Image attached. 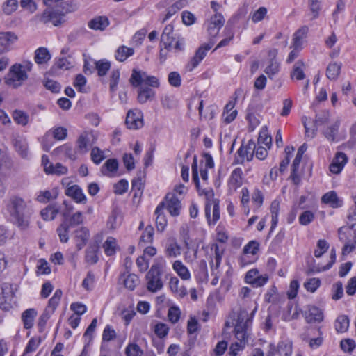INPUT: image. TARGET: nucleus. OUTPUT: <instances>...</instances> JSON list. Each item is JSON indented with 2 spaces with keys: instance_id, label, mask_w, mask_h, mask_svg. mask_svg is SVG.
Returning a JSON list of instances; mask_svg holds the SVG:
<instances>
[{
  "instance_id": "nucleus-1",
  "label": "nucleus",
  "mask_w": 356,
  "mask_h": 356,
  "mask_svg": "<svg viewBox=\"0 0 356 356\" xmlns=\"http://www.w3.org/2000/svg\"><path fill=\"white\" fill-rule=\"evenodd\" d=\"M43 3L48 8L45 9L40 17V20L47 24L52 23L57 26L65 22L67 13L66 0H42Z\"/></svg>"
},
{
  "instance_id": "nucleus-2",
  "label": "nucleus",
  "mask_w": 356,
  "mask_h": 356,
  "mask_svg": "<svg viewBox=\"0 0 356 356\" xmlns=\"http://www.w3.org/2000/svg\"><path fill=\"white\" fill-rule=\"evenodd\" d=\"M33 66L31 61L13 65L5 77L6 83L15 88L21 86L27 79V73L31 71Z\"/></svg>"
},
{
  "instance_id": "nucleus-3",
  "label": "nucleus",
  "mask_w": 356,
  "mask_h": 356,
  "mask_svg": "<svg viewBox=\"0 0 356 356\" xmlns=\"http://www.w3.org/2000/svg\"><path fill=\"white\" fill-rule=\"evenodd\" d=\"M192 179L196 188H197L200 195H204L206 198V204H213V220L217 221L220 218V210L218 200L214 198V193L211 188L201 189L200 188V181L198 177L197 162L196 156H194L191 166Z\"/></svg>"
},
{
  "instance_id": "nucleus-4",
  "label": "nucleus",
  "mask_w": 356,
  "mask_h": 356,
  "mask_svg": "<svg viewBox=\"0 0 356 356\" xmlns=\"http://www.w3.org/2000/svg\"><path fill=\"white\" fill-rule=\"evenodd\" d=\"M9 220L16 222H26L32 215V209L26 202L20 197H14L8 206Z\"/></svg>"
},
{
  "instance_id": "nucleus-5",
  "label": "nucleus",
  "mask_w": 356,
  "mask_h": 356,
  "mask_svg": "<svg viewBox=\"0 0 356 356\" xmlns=\"http://www.w3.org/2000/svg\"><path fill=\"white\" fill-rule=\"evenodd\" d=\"M185 40L179 34L174 33V28L171 24L165 26L161 36V46L167 51L172 49L176 52L183 51L185 49Z\"/></svg>"
},
{
  "instance_id": "nucleus-6",
  "label": "nucleus",
  "mask_w": 356,
  "mask_h": 356,
  "mask_svg": "<svg viewBox=\"0 0 356 356\" xmlns=\"http://www.w3.org/2000/svg\"><path fill=\"white\" fill-rule=\"evenodd\" d=\"M165 265L162 259H156L146 275L147 288L149 291L155 293L163 288L161 275Z\"/></svg>"
},
{
  "instance_id": "nucleus-7",
  "label": "nucleus",
  "mask_w": 356,
  "mask_h": 356,
  "mask_svg": "<svg viewBox=\"0 0 356 356\" xmlns=\"http://www.w3.org/2000/svg\"><path fill=\"white\" fill-rule=\"evenodd\" d=\"M169 212L172 216H177L180 214L181 209V202L175 194L168 193L165 196V202H161L156 208L155 215L157 218L163 215V209Z\"/></svg>"
},
{
  "instance_id": "nucleus-8",
  "label": "nucleus",
  "mask_w": 356,
  "mask_h": 356,
  "mask_svg": "<svg viewBox=\"0 0 356 356\" xmlns=\"http://www.w3.org/2000/svg\"><path fill=\"white\" fill-rule=\"evenodd\" d=\"M16 305L13 286L9 283H3L0 285V307L1 309L8 311Z\"/></svg>"
},
{
  "instance_id": "nucleus-9",
  "label": "nucleus",
  "mask_w": 356,
  "mask_h": 356,
  "mask_svg": "<svg viewBox=\"0 0 356 356\" xmlns=\"http://www.w3.org/2000/svg\"><path fill=\"white\" fill-rule=\"evenodd\" d=\"M256 148L255 143L250 140L247 144H242L237 151V156L235 158L234 163L236 164H243L245 161H250L254 156Z\"/></svg>"
},
{
  "instance_id": "nucleus-10",
  "label": "nucleus",
  "mask_w": 356,
  "mask_h": 356,
  "mask_svg": "<svg viewBox=\"0 0 356 356\" xmlns=\"http://www.w3.org/2000/svg\"><path fill=\"white\" fill-rule=\"evenodd\" d=\"M214 44V42L210 40L209 43L200 46L196 51L194 56L191 59L186 67L189 71H192L204 59L207 52L210 50Z\"/></svg>"
},
{
  "instance_id": "nucleus-11",
  "label": "nucleus",
  "mask_w": 356,
  "mask_h": 356,
  "mask_svg": "<svg viewBox=\"0 0 356 356\" xmlns=\"http://www.w3.org/2000/svg\"><path fill=\"white\" fill-rule=\"evenodd\" d=\"M97 136L93 131H84L78 138L76 141V149L80 154L88 152V146L95 143Z\"/></svg>"
},
{
  "instance_id": "nucleus-12",
  "label": "nucleus",
  "mask_w": 356,
  "mask_h": 356,
  "mask_svg": "<svg viewBox=\"0 0 356 356\" xmlns=\"http://www.w3.org/2000/svg\"><path fill=\"white\" fill-rule=\"evenodd\" d=\"M268 275L266 274L259 275L257 268L251 269L247 272L245 281L251 284L253 287H261L268 281Z\"/></svg>"
},
{
  "instance_id": "nucleus-13",
  "label": "nucleus",
  "mask_w": 356,
  "mask_h": 356,
  "mask_svg": "<svg viewBox=\"0 0 356 356\" xmlns=\"http://www.w3.org/2000/svg\"><path fill=\"white\" fill-rule=\"evenodd\" d=\"M125 123L129 129H137L143 126V115L138 109L128 111Z\"/></svg>"
},
{
  "instance_id": "nucleus-14",
  "label": "nucleus",
  "mask_w": 356,
  "mask_h": 356,
  "mask_svg": "<svg viewBox=\"0 0 356 356\" xmlns=\"http://www.w3.org/2000/svg\"><path fill=\"white\" fill-rule=\"evenodd\" d=\"M17 40L18 37L13 32H0V54L8 52Z\"/></svg>"
},
{
  "instance_id": "nucleus-15",
  "label": "nucleus",
  "mask_w": 356,
  "mask_h": 356,
  "mask_svg": "<svg viewBox=\"0 0 356 356\" xmlns=\"http://www.w3.org/2000/svg\"><path fill=\"white\" fill-rule=\"evenodd\" d=\"M277 54V50L275 49H270L268 51L270 61L264 72L270 79H272L280 71V63L276 59Z\"/></svg>"
},
{
  "instance_id": "nucleus-16",
  "label": "nucleus",
  "mask_w": 356,
  "mask_h": 356,
  "mask_svg": "<svg viewBox=\"0 0 356 356\" xmlns=\"http://www.w3.org/2000/svg\"><path fill=\"white\" fill-rule=\"evenodd\" d=\"M259 243L256 241H251L245 245L243 250V255L241 257V262L243 266L252 263L254 261L248 259V254L254 256L259 251Z\"/></svg>"
},
{
  "instance_id": "nucleus-17",
  "label": "nucleus",
  "mask_w": 356,
  "mask_h": 356,
  "mask_svg": "<svg viewBox=\"0 0 356 356\" xmlns=\"http://www.w3.org/2000/svg\"><path fill=\"white\" fill-rule=\"evenodd\" d=\"M348 162V157L343 152H337L331 164L330 165V170L334 174L340 173L343 169L345 165Z\"/></svg>"
},
{
  "instance_id": "nucleus-18",
  "label": "nucleus",
  "mask_w": 356,
  "mask_h": 356,
  "mask_svg": "<svg viewBox=\"0 0 356 356\" xmlns=\"http://www.w3.org/2000/svg\"><path fill=\"white\" fill-rule=\"evenodd\" d=\"M236 99V97L234 100L229 101L224 107L222 119L225 124L231 123L237 116L238 111L237 110L234 109Z\"/></svg>"
},
{
  "instance_id": "nucleus-19",
  "label": "nucleus",
  "mask_w": 356,
  "mask_h": 356,
  "mask_svg": "<svg viewBox=\"0 0 356 356\" xmlns=\"http://www.w3.org/2000/svg\"><path fill=\"white\" fill-rule=\"evenodd\" d=\"M243 171L241 168H236L231 173L228 180V187L231 192H234L241 186L243 183Z\"/></svg>"
},
{
  "instance_id": "nucleus-20",
  "label": "nucleus",
  "mask_w": 356,
  "mask_h": 356,
  "mask_svg": "<svg viewBox=\"0 0 356 356\" xmlns=\"http://www.w3.org/2000/svg\"><path fill=\"white\" fill-rule=\"evenodd\" d=\"M321 201L332 208H339L343 204V200L339 197L337 193L334 191L325 193L321 197Z\"/></svg>"
},
{
  "instance_id": "nucleus-21",
  "label": "nucleus",
  "mask_w": 356,
  "mask_h": 356,
  "mask_svg": "<svg viewBox=\"0 0 356 356\" xmlns=\"http://www.w3.org/2000/svg\"><path fill=\"white\" fill-rule=\"evenodd\" d=\"M305 319L308 323H320L323 319V314L318 307L310 306L305 312Z\"/></svg>"
},
{
  "instance_id": "nucleus-22",
  "label": "nucleus",
  "mask_w": 356,
  "mask_h": 356,
  "mask_svg": "<svg viewBox=\"0 0 356 356\" xmlns=\"http://www.w3.org/2000/svg\"><path fill=\"white\" fill-rule=\"evenodd\" d=\"M51 58L49 51L46 47H39L34 53V61L40 65L47 64Z\"/></svg>"
},
{
  "instance_id": "nucleus-23",
  "label": "nucleus",
  "mask_w": 356,
  "mask_h": 356,
  "mask_svg": "<svg viewBox=\"0 0 356 356\" xmlns=\"http://www.w3.org/2000/svg\"><path fill=\"white\" fill-rule=\"evenodd\" d=\"M109 24V20L107 17L97 16L88 22V27L96 31H104Z\"/></svg>"
},
{
  "instance_id": "nucleus-24",
  "label": "nucleus",
  "mask_w": 356,
  "mask_h": 356,
  "mask_svg": "<svg viewBox=\"0 0 356 356\" xmlns=\"http://www.w3.org/2000/svg\"><path fill=\"white\" fill-rule=\"evenodd\" d=\"M68 196L71 197L76 203L85 204L87 200L82 189L77 185L68 187Z\"/></svg>"
},
{
  "instance_id": "nucleus-25",
  "label": "nucleus",
  "mask_w": 356,
  "mask_h": 356,
  "mask_svg": "<svg viewBox=\"0 0 356 356\" xmlns=\"http://www.w3.org/2000/svg\"><path fill=\"white\" fill-rule=\"evenodd\" d=\"M89 236V231L86 227H81L74 231V239L76 240V246L79 250H81L86 243Z\"/></svg>"
},
{
  "instance_id": "nucleus-26",
  "label": "nucleus",
  "mask_w": 356,
  "mask_h": 356,
  "mask_svg": "<svg viewBox=\"0 0 356 356\" xmlns=\"http://www.w3.org/2000/svg\"><path fill=\"white\" fill-rule=\"evenodd\" d=\"M58 195V191L56 188L51 190L40 191L38 192L36 200L41 203H47L51 200L56 199Z\"/></svg>"
},
{
  "instance_id": "nucleus-27",
  "label": "nucleus",
  "mask_w": 356,
  "mask_h": 356,
  "mask_svg": "<svg viewBox=\"0 0 356 356\" xmlns=\"http://www.w3.org/2000/svg\"><path fill=\"white\" fill-rule=\"evenodd\" d=\"M165 253L168 257H177L181 254V247L175 238L167 242Z\"/></svg>"
},
{
  "instance_id": "nucleus-28",
  "label": "nucleus",
  "mask_w": 356,
  "mask_h": 356,
  "mask_svg": "<svg viewBox=\"0 0 356 356\" xmlns=\"http://www.w3.org/2000/svg\"><path fill=\"white\" fill-rule=\"evenodd\" d=\"M305 63L302 60H298L293 66L290 74L291 79L293 80L300 81L305 78L304 72Z\"/></svg>"
},
{
  "instance_id": "nucleus-29",
  "label": "nucleus",
  "mask_w": 356,
  "mask_h": 356,
  "mask_svg": "<svg viewBox=\"0 0 356 356\" xmlns=\"http://www.w3.org/2000/svg\"><path fill=\"white\" fill-rule=\"evenodd\" d=\"M134 49L124 45L120 46L115 53V58L118 61L124 62L128 58L133 56Z\"/></svg>"
},
{
  "instance_id": "nucleus-30",
  "label": "nucleus",
  "mask_w": 356,
  "mask_h": 356,
  "mask_svg": "<svg viewBox=\"0 0 356 356\" xmlns=\"http://www.w3.org/2000/svg\"><path fill=\"white\" fill-rule=\"evenodd\" d=\"M36 315L37 312L33 308L28 309L22 313V320L25 329H30L33 327V321Z\"/></svg>"
},
{
  "instance_id": "nucleus-31",
  "label": "nucleus",
  "mask_w": 356,
  "mask_h": 356,
  "mask_svg": "<svg viewBox=\"0 0 356 356\" xmlns=\"http://www.w3.org/2000/svg\"><path fill=\"white\" fill-rule=\"evenodd\" d=\"M186 5V0H178L175 1L172 6L167 9V13L162 20V23L172 17L178 11L185 7Z\"/></svg>"
},
{
  "instance_id": "nucleus-32",
  "label": "nucleus",
  "mask_w": 356,
  "mask_h": 356,
  "mask_svg": "<svg viewBox=\"0 0 356 356\" xmlns=\"http://www.w3.org/2000/svg\"><path fill=\"white\" fill-rule=\"evenodd\" d=\"M99 250V247L97 245H90L86 250V262L90 265L96 264L99 260L97 254Z\"/></svg>"
},
{
  "instance_id": "nucleus-33",
  "label": "nucleus",
  "mask_w": 356,
  "mask_h": 356,
  "mask_svg": "<svg viewBox=\"0 0 356 356\" xmlns=\"http://www.w3.org/2000/svg\"><path fill=\"white\" fill-rule=\"evenodd\" d=\"M14 147L15 151L22 157L28 158L29 149L28 143L24 138H18L14 140Z\"/></svg>"
},
{
  "instance_id": "nucleus-34",
  "label": "nucleus",
  "mask_w": 356,
  "mask_h": 356,
  "mask_svg": "<svg viewBox=\"0 0 356 356\" xmlns=\"http://www.w3.org/2000/svg\"><path fill=\"white\" fill-rule=\"evenodd\" d=\"M308 27L305 26L299 29L293 35V45L296 49H300L303 40L306 38Z\"/></svg>"
},
{
  "instance_id": "nucleus-35",
  "label": "nucleus",
  "mask_w": 356,
  "mask_h": 356,
  "mask_svg": "<svg viewBox=\"0 0 356 356\" xmlns=\"http://www.w3.org/2000/svg\"><path fill=\"white\" fill-rule=\"evenodd\" d=\"M308 27L305 26L299 29L293 35V45L296 49H300L303 40L306 38Z\"/></svg>"
},
{
  "instance_id": "nucleus-36",
  "label": "nucleus",
  "mask_w": 356,
  "mask_h": 356,
  "mask_svg": "<svg viewBox=\"0 0 356 356\" xmlns=\"http://www.w3.org/2000/svg\"><path fill=\"white\" fill-rule=\"evenodd\" d=\"M155 96V92L148 87H140L138 92V101L144 104L148 100L154 99Z\"/></svg>"
},
{
  "instance_id": "nucleus-37",
  "label": "nucleus",
  "mask_w": 356,
  "mask_h": 356,
  "mask_svg": "<svg viewBox=\"0 0 356 356\" xmlns=\"http://www.w3.org/2000/svg\"><path fill=\"white\" fill-rule=\"evenodd\" d=\"M102 168V172L104 175L108 177H113L118 170V162L115 159H109L104 164Z\"/></svg>"
},
{
  "instance_id": "nucleus-38",
  "label": "nucleus",
  "mask_w": 356,
  "mask_h": 356,
  "mask_svg": "<svg viewBox=\"0 0 356 356\" xmlns=\"http://www.w3.org/2000/svg\"><path fill=\"white\" fill-rule=\"evenodd\" d=\"M122 277H124L123 283L124 286L130 291H133L139 284V278L136 274L129 273L126 275V273H124L121 275V279Z\"/></svg>"
},
{
  "instance_id": "nucleus-39",
  "label": "nucleus",
  "mask_w": 356,
  "mask_h": 356,
  "mask_svg": "<svg viewBox=\"0 0 356 356\" xmlns=\"http://www.w3.org/2000/svg\"><path fill=\"white\" fill-rule=\"evenodd\" d=\"M248 317V314L245 312H241L238 314L237 322L234 327L235 332H246V330L248 326V323L250 322V320L246 318Z\"/></svg>"
},
{
  "instance_id": "nucleus-40",
  "label": "nucleus",
  "mask_w": 356,
  "mask_h": 356,
  "mask_svg": "<svg viewBox=\"0 0 356 356\" xmlns=\"http://www.w3.org/2000/svg\"><path fill=\"white\" fill-rule=\"evenodd\" d=\"M341 63H330L326 69V76L330 80H336L341 72Z\"/></svg>"
},
{
  "instance_id": "nucleus-41",
  "label": "nucleus",
  "mask_w": 356,
  "mask_h": 356,
  "mask_svg": "<svg viewBox=\"0 0 356 356\" xmlns=\"http://www.w3.org/2000/svg\"><path fill=\"white\" fill-rule=\"evenodd\" d=\"M146 72L134 69L129 81L134 87H138L145 82Z\"/></svg>"
},
{
  "instance_id": "nucleus-42",
  "label": "nucleus",
  "mask_w": 356,
  "mask_h": 356,
  "mask_svg": "<svg viewBox=\"0 0 356 356\" xmlns=\"http://www.w3.org/2000/svg\"><path fill=\"white\" fill-rule=\"evenodd\" d=\"M173 269L179 275V276L184 280H188L191 277V274L186 266H184L181 261H175L173 264Z\"/></svg>"
},
{
  "instance_id": "nucleus-43",
  "label": "nucleus",
  "mask_w": 356,
  "mask_h": 356,
  "mask_svg": "<svg viewBox=\"0 0 356 356\" xmlns=\"http://www.w3.org/2000/svg\"><path fill=\"white\" fill-rule=\"evenodd\" d=\"M40 343L41 338L40 337H34L31 338L23 353V356H31L30 354L37 350Z\"/></svg>"
},
{
  "instance_id": "nucleus-44",
  "label": "nucleus",
  "mask_w": 356,
  "mask_h": 356,
  "mask_svg": "<svg viewBox=\"0 0 356 356\" xmlns=\"http://www.w3.org/2000/svg\"><path fill=\"white\" fill-rule=\"evenodd\" d=\"M91 62L95 65L97 74L100 76H105L111 68V63L106 60H100L98 61L91 60Z\"/></svg>"
},
{
  "instance_id": "nucleus-45",
  "label": "nucleus",
  "mask_w": 356,
  "mask_h": 356,
  "mask_svg": "<svg viewBox=\"0 0 356 356\" xmlns=\"http://www.w3.org/2000/svg\"><path fill=\"white\" fill-rule=\"evenodd\" d=\"M334 327L337 332H345L349 327V318L346 315L339 316L334 322Z\"/></svg>"
},
{
  "instance_id": "nucleus-46",
  "label": "nucleus",
  "mask_w": 356,
  "mask_h": 356,
  "mask_svg": "<svg viewBox=\"0 0 356 356\" xmlns=\"http://www.w3.org/2000/svg\"><path fill=\"white\" fill-rule=\"evenodd\" d=\"M12 117L15 122L19 125L26 126L29 122L28 114L21 110H15L13 112Z\"/></svg>"
},
{
  "instance_id": "nucleus-47",
  "label": "nucleus",
  "mask_w": 356,
  "mask_h": 356,
  "mask_svg": "<svg viewBox=\"0 0 356 356\" xmlns=\"http://www.w3.org/2000/svg\"><path fill=\"white\" fill-rule=\"evenodd\" d=\"M117 247L116 240L113 237H108L103 244L104 252L107 256H112L115 254Z\"/></svg>"
},
{
  "instance_id": "nucleus-48",
  "label": "nucleus",
  "mask_w": 356,
  "mask_h": 356,
  "mask_svg": "<svg viewBox=\"0 0 356 356\" xmlns=\"http://www.w3.org/2000/svg\"><path fill=\"white\" fill-rule=\"evenodd\" d=\"M339 128V122L337 121L333 124L330 125L324 130L323 134L325 137L329 141H334L335 140L336 136L338 134Z\"/></svg>"
},
{
  "instance_id": "nucleus-49",
  "label": "nucleus",
  "mask_w": 356,
  "mask_h": 356,
  "mask_svg": "<svg viewBox=\"0 0 356 356\" xmlns=\"http://www.w3.org/2000/svg\"><path fill=\"white\" fill-rule=\"evenodd\" d=\"M58 213V211L54 207L48 206L40 212L42 218L45 221L53 220Z\"/></svg>"
},
{
  "instance_id": "nucleus-50",
  "label": "nucleus",
  "mask_w": 356,
  "mask_h": 356,
  "mask_svg": "<svg viewBox=\"0 0 356 356\" xmlns=\"http://www.w3.org/2000/svg\"><path fill=\"white\" fill-rule=\"evenodd\" d=\"M203 108H204V101L200 100L199 102L198 106V111H199V115L200 118L202 119L204 118L206 120H211L213 119L216 115V111L213 107H208L207 108V113L203 115Z\"/></svg>"
},
{
  "instance_id": "nucleus-51",
  "label": "nucleus",
  "mask_w": 356,
  "mask_h": 356,
  "mask_svg": "<svg viewBox=\"0 0 356 356\" xmlns=\"http://www.w3.org/2000/svg\"><path fill=\"white\" fill-rule=\"evenodd\" d=\"M154 234V228L151 225H148L140 238V242L146 243H151L153 241V236Z\"/></svg>"
},
{
  "instance_id": "nucleus-52",
  "label": "nucleus",
  "mask_w": 356,
  "mask_h": 356,
  "mask_svg": "<svg viewBox=\"0 0 356 356\" xmlns=\"http://www.w3.org/2000/svg\"><path fill=\"white\" fill-rule=\"evenodd\" d=\"M18 8L17 0H6L2 5V10L4 14L11 15Z\"/></svg>"
},
{
  "instance_id": "nucleus-53",
  "label": "nucleus",
  "mask_w": 356,
  "mask_h": 356,
  "mask_svg": "<svg viewBox=\"0 0 356 356\" xmlns=\"http://www.w3.org/2000/svg\"><path fill=\"white\" fill-rule=\"evenodd\" d=\"M120 73L119 70H113L111 73L109 88L110 91L111 92H115L118 89V84L120 80Z\"/></svg>"
},
{
  "instance_id": "nucleus-54",
  "label": "nucleus",
  "mask_w": 356,
  "mask_h": 356,
  "mask_svg": "<svg viewBox=\"0 0 356 356\" xmlns=\"http://www.w3.org/2000/svg\"><path fill=\"white\" fill-rule=\"evenodd\" d=\"M154 331L158 337L162 339L168 335L169 327L165 323H157L154 327Z\"/></svg>"
},
{
  "instance_id": "nucleus-55",
  "label": "nucleus",
  "mask_w": 356,
  "mask_h": 356,
  "mask_svg": "<svg viewBox=\"0 0 356 356\" xmlns=\"http://www.w3.org/2000/svg\"><path fill=\"white\" fill-rule=\"evenodd\" d=\"M143 350L136 343H129L125 348L126 356H142Z\"/></svg>"
},
{
  "instance_id": "nucleus-56",
  "label": "nucleus",
  "mask_w": 356,
  "mask_h": 356,
  "mask_svg": "<svg viewBox=\"0 0 356 356\" xmlns=\"http://www.w3.org/2000/svg\"><path fill=\"white\" fill-rule=\"evenodd\" d=\"M91 159L95 164H99L105 158L103 151L97 147H94L91 149Z\"/></svg>"
},
{
  "instance_id": "nucleus-57",
  "label": "nucleus",
  "mask_w": 356,
  "mask_h": 356,
  "mask_svg": "<svg viewBox=\"0 0 356 356\" xmlns=\"http://www.w3.org/2000/svg\"><path fill=\"white\" fill-rule=\"evenodd\" d=\"M132 190L134 191V197L140 195L142 194L144 183L141 177H138L134 178L131 182Z\"/></svg>"
},
{
  "instance_id": "nucleus-58",
  "label": "nucleus",
  "mask_w": 356,
  "mask_h": 356,
  "mask_svg": "<svg viewBox=\"0 0 356 356\" xmlns=\"http://www.w3.org/2000/svg\"><path fill=\"white\" fill-rule=\"evenodd\" d=\"M272 143L271 136L268 134L267 130H261L259 132L258 138V143L264 145L267 147L270 148Z\"/></svg>"
},
{
  "instance_id": "nucleus-59",
  "label": "nucleus",
  "mask_w": 356,
  "mask_h": 356,
  "mask_svg": "<svg viewBox=\"0 0 356 356\" xmlns=\"http://www.w3.org/2000/svg\"><path fill=\"white\" fill-rule=\"evenodd\" d=\"M277 351L280 356H291L292 346L284 342L279 343L277 346Z\"/></svg>"
},
{
  "instance_id": "nucleus-60",
  "label": "nucleus",
  "mask_w": 356,
  "mask_h": 356,
  "mask_svg": "<svg viewBox=\"0 0 356 356\" xmlns=\"http://www.w3.org/2000/svg\"><path fill=\"white\" fill-rule=\"evenodd\" d=\"M329 245L325 240H319L317 243V249L314 250V256L321 257L328 250Z\"/></svg>"
},
{
  "instance_id": "nucleus-61",
  "label": "nucleus",
  "mask_w": 356,
  "mask_h": 356,
  "mask_svg": "<svg viewBox=\"0 0 356 356\" xmlns=\"http://www.w3.org/2000/svg\"><path fill=\"white\" fill-rule=\"evenodd\" d=\"M208 279L207 266L205 261L202 260L199 266L197 280L199 282L207 281Z\"/></svg>"
},
{
  "instance_id": "nucleus-62",
  "label": "nucleus",
  "mask_w": 356,
  "mask_h": 356,
  "mask_svg": "<svg viewBox=\"0 0 356 356\" xmlns=\"http://www.w3.org/2000/svg\"><path fill=\"white\" fill-rule=\"evenodd\" d=\"M180 310L177 307H171L168 309V317L172 323H176L180 318Z\"/></svg>"
},
{
  "instance_id": "nucleus-63",
  "label": "nucleus",
  "mask_w": 356,
  "mask_h": 356,
  "mask_svg": "<svg viewBox=\"0 0 356 356\" xmlns=\"http://www.w3.org/2000/svg\"><path fill=\"white\" fill-rule=\"evenodd\" d=\"M128 186V181L126 179H121L114 185V192L116 194L122 195L127 191Z\"/></svg>"
},
{
  "instance_id": "nucleus-64",
  "label": "nucleus",
  "mask_w": 356,
  "mask_h": 356,
  "mask_svg": "<svg viewBox=\"0 0 356 356\" xmlns=\"http://www.w3.org/2000/svg\"><path fill=\"white\" fill-rule=\"evenodd\" d=\"M321 281L318 278H311L305 283V289L310 292L314 293L320 286Z\"/></svg>"
}]
</instances>
